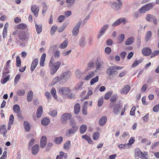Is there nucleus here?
I'll use <instances>...</instances> for the list:
<instances>
[{
	"label": "nucleus",
	"instance_id": "f257e3e1",
	"mask_svg": "<svg viewBox=\"0 0 159 159\" xmlns=\"http://www.w3.org/2000/svg\"><path fill=\"white\" fill-rule=\"evenodd\" d=\"M71 73L70 71H67L63 73L60 77L56 76L52 80V84L54 85L58 82L60 84L65 83L70 78Z\"/></svg>",
	"mask_w": 159,
	"mask_h": 159
},
{
	"label": "nucleus",
	"instance_id": "f03ea898",
	"mask_svg": "<svg viewBox=\"0 0 159 159\" xmlns=\"http://www.w3.org/2000/svg\"><path fill=\"white\" fill-rule=\"evenodd\" d=\"M122 68L116 66L108 67L107 70L106 74L109 76H115L118 73L117 70L121 69Z\"/></svg>",
	"mask_w": 159,
	"mask_h": 159
},
{
	"label": "nucleus",
	"instance_id": "7ed1b4c3",
	"mask_svg": "<svg viewBox=\"0 0 159 159\" xmlns=\"http://www.w3.org/2000/svg\"><path fill=\"white\" fill-rule=\"evenodd\" d=\"M61 65L60 62L58 61L55 62L53 65H51L50 67V74H54L57 70Z\"/></svg>",
	"mask_w": 159,
	"mask_h": 159
},
{
	"label": "nucleus",
	"instance_id": "20e7f679",
	"mask_svg": "<svg viewBox=\"0 0 159 159\" xmlns=\"http://www.w3.org/2000/svg\"><path fill=\"white\" fill-rule=\"evenodd\" d=\"M71 114L66 113L63 114L61 118V122L62 124H66L68 120H70L71 117Z\"/></svg>",
	"mask_w": 159,
	"mask_h": 159
},
{
	"label": "nucleus",
	"instance_id": "39448f33",
	"mask_svg": "<svg viewBox=\"0 0 159 159\" xmlns=\"http://www.w3.org/2000/svg\"><path fill=\"white\" fill-rule=\"evenodd\" d=\"M18 37L20 40L22 41L27 40L28 38L27 33L23 30H20L18 33Z\"/></svg>",
	"mask_w": 159,
	"mask_h": 159
},
{
	"label": "nucleus",
	"instance_id": "423d86ee",
	"mask_svg": "<svg viewBox=\"0 0 159 159\" xmlns=\"http://www.w3.org/2000/svg\"><path fill=\"white\" fill-rule=\"evenodd\" d=\"M78 128V126H72V127L66 131V136L70 137V134H75L76 133Z\"/></svg>",
	"mask_w": 159,
	"mask_h": 159
},
{
	"label": "nucleus",
	"instance_id": "0eeeda50",
	"mask_svg": "<svg viewBox=\"0 0 159 159\" xmlns=\"http://www.w3.org/2000/svg\"><path fill=\"white\" fill-rule=\"evenodd\" d=\"M82 22L79 21L74 28L72 31V34L74 36H76L79 33V29L80 26Z\"/></svg>",
	"mask_w": 159,
	"mask_h": 159
},
{
	"label": "nucleus",
	"instance_id": "6e6552de",
	"mask_svg": "<svg viewBox=\"0 0 159 159\" xmlns=\"http://www.w3.org/2000/svg\"><path fill=\"white\" fill-rule=\"evenodd\" d=\"M121 5L120 3L115 1L111 3V7L115 11H117L120 8Z\"/></svg>",
	"mask_w": 159,
	"mask_h": 159
},
{
	"label": "nucleus",
	"instance_id": "1a4fd4ad",
	"mask_svg": "<svg viewBox=\"0 0 159 159\" xmlns=\"http://www.w3.org/2000/svg\"><path fill=\"white\" fill-rule=\"evenodd\" d=\"M59 91L61 94L66 95L69 94L70 92V90L68 87H62L59 89Z\"/></svg>",
	"mask_w": 159,
	"mask_h": 159
},
{
	"label": "nucleus",
	"instance_id": "9d476101",
	"mask_svg": "<svg viewBox=\"0 0 159 159\" xmlns=\"http://www.w3.org/2000/svg\"><path fill=\"white\" fill-rule=\"evenodd\" d=\"M103 64L104 62L102 61H99L97 60L95 63L96 69L95 70V71L97 72L100 70L101 69L102 67Z\"/></svg>",
	"mask_w": 159,
	"mask_h": 159
},
{
	"label": "nucleus",
	"instance_id": "9b49d317",
	"mask_svg": "<svg viewBox=\"0 0 159 159\" xmlns=\"http://www.w3.org/2000/svg\"><path fill=\"white\" fill-rule=\"evenodd\" d=\"M108 28V25L106 24L103 25L101 29L99 32V34L98 35V39L101 36L103 35L105 33L106 30Z\"/></svg>",
	"mask_w": 159,
	"mask_h": 159
},
{
	"label": "nucleus",
	"instance_id": "f8f14e48",
	"mask_svg": "<svg viewBox=\"0 0 159 159\" xmlns=\"http://www.w3.org/2000/svg\"><path fill=\"white\" fill-rule=\"evenodd\" d=\"M32 11L34 13V16L37 17L38 16L39 8L36 5H34L32 6L31 8Z\"/></svg>",
	"mask_w": 159,
	"mask_h": 159
},
{
	"label": "nucleus",
	"instance_id": "ddd939ff",
	"mask_svg": "<svg viewBox=\"0 0 159 159\" xmlns=\"http://www.w3.org/2000/svg\"><path fill=\"white\" fill-rule=\"evenodd\" d=\"M126 19L125 18H120L117 20L116 21L114 22L112 26L113 27H115L117 26L122 23L125 22Z\"/></svg>",
	"mask_w": 159,
	"mask_h": 159
},
{
	"label": "nucleus",
	"instance_id": "4468645a",
	"mask_svg": "<svg viewBox=\"0 0 159 159\" xmlns=\"http://www.w3.org/2000/svg\"><path fill=\"white\" fill-rule=\"evenodd\" d=\"M121 108V106L120 104H116L114 105L113 109V111L115 114H118L120 113V111Z\"/></svg>",
	"mask_w": 159,
	"mask_h": 159
},
{
	"label": "nucleus",
	"instance_id": "2eb2a0df",
	"mask_svg": "<svg viewBox=\"0 0 159 159\" xmlns=\"http://www.w3.org/2000/svg\"><path fill=\"white\" fill-rule=\"evenodd\" d=\"M130 86L129 85H126L121 89L120 91V93L122 94H127L130 90Z\"/></svg>",
	"mask_w": 159,
	"mask_h": 159
},
{
	"label": "nucleus",
	"instance_id": "dca6fc26",
	"mask_svg": "<svg viewBox=\"0 0 159 159\" xmlns=\"http://www.w3.org/2000/svg\"><path fill=\"white\" fill-rule=\"evenodd\" d=\"M47 138L45 136H42L40 139V146L41 148H44L47 143Z\"/></svg>",
	"mask_w": 159,
	"mask_h": 159
},
{
	"label": "nucleus",
	"instance_id": "f3484780",
	"mask_svg": "<svg viewBox=\"0 0 159 159\" xmlns=\"http://www.w3.org/2000/svg\"><path fill=\"white\" fill-rule=\"evenodd\" d=\"M39 145L38 144H35L32 147L31 150L32 153L34 155H36L39 151Z\"/></svg>",
	"mask_w": 159,
	"mask_h": 159
},
{
	"label": "nucleus",
	"instance_id": "a211bd4d",
	"mask_svg": "<svg viewBox=\"0 0 159 159\" xmlns=\"http://www.w3.org/2000/svg\"><path fill=\"white\" fill-rule=\"evenodd\" d=\"M38 63V59H35L32 62L31 64L30 70L31 72L33 71Z\"/></svg>",
	"mask_w": 159,
	"mask_h": 159
},
{
	"label": "nucleus",
	"instance_id": "6ab92c4d",
	"mask_svg": "<svg viewBox=\"0 0 159 159\" xmlns=\"http://www.w3.org/2000/svg\"><path fill=\"white\" fill-rule=\"evenodd\" d=\"M152 52L151 49L148 48H143L142 50V53L144 56H149Z\"/></svg>",
	"mask_w": 159,
	"mask_h": 159
},
{
	"label": "nucleus",
	"instance_id": "aec40b11",
	"mask_svg": "<svg viewBox=\"0 0 159 159\" xmlns=\"http://www.w3.org/2000/svg\"><path fill=\"white\" fill-rule=\"evenodd\" d=\"M107 120L106 116H102L99 119V123L100 125L103 126L106 123Z\"/></svg>",
	"mask_w": 159,
	"mask_h": 159
},
{
	"label": "nucleus",
	"instance_id": "412c9836",
	"mask_svg": "<svg viewBox=\"0 0 159 159\" xmlns=\"http://www.w3.org/2000/svg\"><path fill=\"white\" fill-rule=\"evenodd\" d=\"M46 56L45 53H43L42 55L40 61V64L41 66H43L44 65V61Z\"/></svg>",
	"mask_w": 159,
	"mask_h": 159
},
{
	"label": "nucleus",
	"instance_id": "4be33fe9",
	"mask_svg": "<svg viewBox=\"0 0 159 159\" xmlns=\"http://www.w3.org/2000/svg\"><path fill=\"white\" fill-rule=\"evenodd\" d=\"M24 126L25 130L27 132L30 131V127L29 122L27 121H25L24 123Z\"/></svg>",
	"mask_w": 159,
	"mask_h": 159
},
{
	"label": "nucleus",
	"instance_id": "5701e85b",
	"mask_svg": "<svg viewBox=\"0 0 159 159\" xmlns=\"http://www.w3.org/2000/svg\"><path fill=\"white\" fill-rule=\"evenodd\" d=\"M43 113V107L42 106L39 107L37 111V116L38 118H40Z\"/></svg>",
	"mask_w": 159,
	"mask_h": 159
},
{
	"label": "nucleus",
	"instance_id": "b1692460",
	"mask_svg": "<svg viewBox=\"0 0 159 159\" xmlns=\"http://www.w3.org/2000/svg\"><path fill=\"white\" fill-rule=\"evenodd\" d=\"M33 92L32 91H29L27 95V100L28 102H31L33 99Z\"/></svg>",
	"mask_w": 159,
	"mask_h": 159
},
{
	"label": "nucleus",
	"instance_id": "393cba45",
	"mask_svg": "<svg viewBox=\"0 0 159 159\" xmlns=\"http://www.w3.org/2000/svg\"><path fill=\"white\" fill-rule=\"evenodd\" d=\"M80 110V106L79 103H76L75 106L74 108V113L76 114H78Z\"/></svg>",
	"mask_w": 159,
	"mask_h": 159
},
{
	"label": "nucleus",
	"instance_id": "a878e982",
	"mask_svg": "<svg viewBox=\"0 0 159 159\" xmlns=\"http://www.w3.org/2000/svg\"><path fill=\"white\" fill-rule=\"evenodd\" d=\"M50 122L49 119L48 118H44L41 121V124L43 126H47Z\"/></svg>",
	"mask_w": 159,
	"mask_h": 159
},
{
	"label": "nucleus",
	"instance_id": "bb28decb",
	"mask_svg": "<svg viewBox=\"0 0 159 159\" xmlns=\"http://www.w3.org/2000/svg\"><path fill=\"white\" fill-rule=\"evenodd\" d=\"M2 77L3 78V79L2 78L1 80V82L2 84H4L7 82L9 80L10 75H6V76H4L3 75Z\"/></svg>",
	"mask_w": 159,
	"mask_h": 159
},
{
	"label": "nucleus",
	"instance_id": "cd10ccee",
	"mask_svg": "<svg viewBox=\"0 0 159 159\" xmlns=\"http://www.w3.org/2000/svg\"><path fill=\"white\" fill-rule=\"evenodd\" d=\"M84 83L82 82H80L75 86V89L77 91L81 90L82 89V87Z\"/></svg>",
	"mask_w": 159,
	"mask_h": 159
},
{
	"label": "nucleus",
	"instance_id": "c85d7f7f",
	"mask_svg": "<svg viewBox=\"0 0 159 159\" xmlns=\"http://www.w3.org/2000/svg\"><path fill=\"white\" fill-rule=\"evenodd\" d=\"M155 5V4L154 2H151L145 5V6L148 11L150 10Z\"/></svg>",
	"mask_w": 159,
	"mask_h": 159
},
{
	"label": "nucleus",
	"instance_id": "c756f323",
	"mask_svg": "<svg viewBox=\"0 0 159 159\" xmlns=\"http://www.w3.org/2000/svg\"><path fill=\"white\" fill-rule=\"evenodd\" d=\"M134 39L133 37H130L126 40L125 43V44L126 45H130L134 42Z\"/></svg>",
	"mask_w": 159,
	"mask_h": 159
},
{
	"label": "nucleus",
	"instance_id": "7c9ffc66",
	"mask_svg": "<svg viewBox=\"0 0 159 159\" xmlns=\"http://www.w3.org/2000/svg\"><path fill=\"white\" fill-rule=\"evenodd\" d=\"M71 146L70 141L68 140H67L64 144V148L66 150L69 149Z\"/></svg>",
	"mask_w": 159,
	"mask_h": 159
},
{
	"label": "nucleus",
	"instance_id": "2f4dec72",
	"mask_svg": "<svg viewBox=\"0 0 159 159\" xmlns=\"http://www.w3.org/2000/svg\"><path fill=\"white\" fill-rule=\"evenodd\" d=\"M87 129V127L85 125H82L80 128V133L83 134L85 132Z\"/></svg>",
	"mask_w": 159,
	"mask_h": 159
},
{
	"label": "nucleus",
	"instance_id": "473e14b6",
	"mask_svg": "<svg viewBox=\"0 0 159 159\" xmlns=\"http://www.w3.org/2000/svg\"><path fill=\"white\" fill-rule=\"evenodd\" d=\"M152 36V32L151 31H148L146 34L145 40L148 41L150 39Z\"/></svg>",
	"mask_w": 159,
	"mask_h": 159
},
{
	"label": "nucleus",
	"instance_id": "72a5a7b5",
	"mask_svg": "<svg viewBox=\"0 0 159 159\" xmlns=\"http://www.w3.org/2000/svg\"><path fill=\"white\" fill-rule=\"evenodd\" d=\"M35 28L38 34H39L42 31V25H38L36 24H35Z\"/></svg>",
	"mask_w": 159,
	"mask_h": 159
},
{
	"label": "nucleus",
	"instance_id": "f704fd0d",
	"mask_svg": "<svg viewBox=\"0 0 159 159\" xmlns=\"http://www.w3.org/2000/svg\"><path fill=\"white\" fill-rule=\"evenodd\" d=\"M16 93L19 96H22L25 94V91L24 89H19L17 91Z\"/></svg>",
	"mask_w": 159,
	"mask_h": 159
},
{
	"label": "nucleus",
	"instance_id": "c9c22d12",
	"mask_svg": "<svg viewBox=\"0 0 159 159\" xmlns=\"http://www.w3.org/2000/svg\"><path fill=\"white\" fill-rule=\"evenodd\" d=\"M63 141V138L61 137H56L54 140L55 143L57 144H60Z\"/></svg>",
	"mask_w": 159,
	"mask_h": 159
},
{
	"label": "nucleus",
	"instance_id": "e433bc0d",
	"mask_svg": "<svg viewBox=\"0 0 159 159\" xmlns=\"http://www.w3.org/2000/svg\"><path fill=\"white\" fill-rule=\"evenodd\" d=\"M137 155L142 159H147V158L141 151L137 152Z\"/></svg>",
	"mask_w": 159,
	"mask_h": 159
},
{
	"label": "nucleus",
	"instance_id": "4c0bfd02",
	"mask_svg": "<svg viewBox=\"0 0 159 159\" xmlns=\"http://www.w3.org/2000/svg\"><path fill=\"white\" fill-rule=\"evenodd\" d=\"M9 67H7V66H5L4 68L2 74L4 76H6L7 75L10 73L9 70Z\"/></svg>",
	"mask_w": 159,
	"mask_h": 159
},
{
	"label": "nucleus",
	"instance_id": "58836bf2",
	"mask_svg": "<svg viewBox=\"0 0 159 159\" xmlns=\"http://www.w3.org/2000/svg\"><path fill=\"white\" fill-rule=\"evenodd\" d=\"M13 109L14 112L16 113L20 111V108L19 105L16 104L13 106Z\"/></svg>",
	"mask_w": 159,
	"mask_h": 159
},
{
	"label": "nucleus",
	"instance_id": "ea45409f",
	"mask_svg": "<svg viewBox=\"0 0 159 159\" xmlns=\"http://www.w3.org/2000/svg\"><path fill=\"white\" fill-rule=\"evenodd\" d=\"M67 42V41L65 40L62 43L60 44L59 47L61 48H65L68 44Z\"/></svg>",
	"mask_w": 159,
	"mask_h": 159
},
{
	"label": "nucleus",
	"instance_id": "a19ab883",
	"mask_svg": "<svg viewBox=\"0 0 159 159\" xmlns=\"http://www.w3.org/2000/svg\"><path fill=\"white\" fill-rule=\"evenodd\" d=\"M99 79L98 76H97L94 78H93L90 82V84L91 85H93L95 83L97 82Z\"/></svg>",
	"mask_w": 159,
	"mask_h": 159
},
{
	"label": "nucleus",
	"instance_id": "79ce46f5",
	"mask_svg": "<svg viewBox=\"0 0 159 159\" xmlns=\"http://www.w3.org/2000/svg\"><path fill=\"white\" fill-rule=\"evenodd\" d=\"M68 23L66 22H64L63 25L58 30V31L59 32H62L65 29L66 27L68 25Z\"/></svg>",
	"mask_w": 159,
	"mask_h": 159
},
{
	"label": "nucleus",
	"instance_id": "37998d69",
	"mask_svg": "<svg viewBox=\"0 0 159 159\" xmlns=\"http://www.w3.org/2000/svg\"><path fill=\"white\" fill-rule=\"evenodd\" d=\"M147 11H148L145 5L142 7L139 10V12L140 13H144Z\"/></svg>",
	"mask_w": 159,
	"mask_h": 159
},
{
	"label": "nucleus",
	"instance_id": "c03bdc74",
	"mask_svg": "<svg viewBox=\"0 0 159 159\" xmlns=\"http://www.w3.org/2000/svg\"><path fill=\"white\" fill-rule=\"evenodd\" d=\"M154 17V16L152 15L148 14L146 16L145 19L147 21H150L151 20H152Z\"/></svg>",
	"mask_w": 159,
	"mask_h": 159
},
{
	"label": "nucleus",
	"instance_id": "a18cd8bd",
	"mask_svg": "<svg viewBox=\"0 0 159 159\" xmlns=\"http://www.w3.org/2000/svg\"><path fill=\"white\" fill-rule=\"evenodd\" d=\"M94 73L93 71H90L89 72L88 75L85 78V80H88L92 77L94 75Z\"/></svg>",
	"mask_w": 159,
	"mask_h": 159
},
{
	"label": "nucleus",
	"instance_id": "49530a36",
	"mask_svg": "<svg viewBox=\"0 0 159 159\" xmlns=\"http://www.w3.org/2000/svg\"><path fill=\"white\" fill-rule=\"evenodd\" d=\"M17 28L19 29L24 30L26 28L27 26L25 24L20 23L18 25Z\"/></svg>",
	"mask_w": 159,
	"mask_h": 159
},
{
	"label": "nucleus",
	"instance_id": "de8ad7c7",
	"mask_svg": "<svg viewBox=\"0 0 159 159\" xmlns=\"http://www.w3.org/2000/svg\"><path fill=\"white\" fill-rule=\"evenodd\" d=\"M75 0H66V2L67 3H70L68 4L67 7H70L73 5Z\"/></svg>",
	"mask_w": 159,
	"mask_h": 159
},
{
	"label": "nucleus",
	"instance_id": "09e8293b",
	"mask_svg": "<svg viewBox=\"0 0 159 159\" xmlns=\"http://www.w3.org/2000/svg\"><path fill=\"white\" fill-rule=\"evenodd\" d=\"M112 92L111 91H110L107 93L105 95L104 99L106 100H108L112 94Z\"/></svg>",
	"mask_w": 159,
	"mask_h": 159
},
{
	"label": "nucleus",
	"instance_id": "8fccbe9b",
	"mask_svg": "<svg viewBox=\"0 0 159 159\" xmlns=\"http://www.w3.org/2000/svg\"><path fill=\"white\" fill-rule=\"evenodd\" d=\"M51 93L53 97L55 99H57L56 91L55 88H53L51 91Z\"/></svg>",
	"mask_w": 159,
	"mask_h": 159
},
{
	"label": "nucleus",
	"instance_id": "3c124183",
	"mask_svg": "<svg viewBox=\"0 0 159 159\" xmlns=\"http://www.w3.org/2000/svg\"><path fill=\"white\" fill-rule=\"evenodd\" d=\"M7 131V130L6 128V126L4 125L0 126V133L2 134V133L4 132L5 131Z\"/></svg>",
	"mask_w": 159,
	"mask_h": 159
},
{
	"label": "nucleus",
	"instance_id": "603ef678",
	"mask_svg": "<svg viewBox=\"0 0 159 159\" xmlns=\"http://www.w3.org/2000/svg\"><path fill=\"white\" fill-rule=\"evenodd\" d=\"M21 60L19 57L18 56L16 58V66L19 67L21 66Z\"/></svg>",
	"mask_w": 159,
	"mask_h": 159
},
{
	"label": "nucleus",
	"instance_id": "864d4df0",
	"mask_svg": "<svg viewBox=\"0 0 159 159\" xmlns=\"http://www.w3.org/2000/svg\"><path fill=\"white\" fill-rule=\"evenodd\" d=\"M125 39V35L123 34H121L119 35V38L118 39L120 43L122 42Z\"/></svg>",
	"mask_w": 159,
	"mask_h": 159
},
{
	"label": "nucleus",
	"instance_id": "5fc2aeb1",
	"mask_svg": "<svg viewBox=\"0 0 159 159\" xmlns=\"http://www.w3.org/2000/svg\"><path fill=\"white\" fill-rule=\"evenodd\" d=\"M99 136V133L98 132H95L93 134V138L94 140H97Z\"/></svg>",
	"mask_w": 159,
	"mask_h": 159
},
{
	"label": "nucleus",
	"instance_id": "6e6d98bb",
	"mask_svg": "<svg viewBox=\"0 0 159 159\" xmlns=\"http://www.w3.org/2000/svg\"><path fill=\"white\" fill-rule=\"evenodd\" d=\"M57 27L54 25L52 26L51 29V34L53 35L56 30Z\"/></svg>",
	"mask_w": 159,
	"mask_h": 159
},
{
	"label": "nucleus",
	"instance_id": "4d7b16f0",
	"mask_svg": "<svg viewBox=\"0 0 159 159\" xmlns=\"http://www.w3.org/2000/svg\"><path fill=\"white\" fill-rule=\"evenodd\" d=\"M42 5L43 6L42 13H44L47 11V6L46 4L44 2L42 3Z\"/></svg>",
	"mask_w": 159,
	"mask_h": 159
},
{
	"label": "nucleus",
	"instance_id": "13d9d810",
	"mask_svg": "<svg viewBox=\"0 0 159 159\" xmlns=\"http://www.w3.org/2000/svg\"><path fill=\"white\" fill-rule=\"evenodd\" d=\"M117 98V95H113L110 98V100L111 102H113L116 101Z\"/></svg>",
	"mask_w": 159,
	"mask_h": 159
},
{
	"label": "nucleus",
	"instance_id": "bf43d9fd",
	"mask_svg": "<svg viewBox=\"0 0 159 159\" xmlns=\"http://www.w3.org/2000/svg\"><path fill=\"white\" fill-rule=\"evenodd\" d=\"M65 16L63 15L60 16L58 18L59 21L60 22H63L65 19Z\"/></svg>",
	"mask_w": 159,
	"mask_h": 159
},
{
	"label": "nucleus",
	"instance_id": "052dcab7",
	"mask_svg": "<svg viewBox=\"0 0 159 159\" xmlns=\"http://www.w3.org/2000/svg\"><path fill=\"white\" fill-rule=\"evenodd\" d=\"M57 111L56 110H53L49 112V114L52 117H55L57 115Z\"/></svg>",
	"mask_w": 159,
	"mask_h": 159
},
{
	"label": "nucleus",
	"instance_id": "680f3d73",
	"mask_svg": "<svg viewBox=\"0 0 159 159\" xmlns=\"http://www.w3.org/2000/svg\"><path fill=\"white\" fill-rule=\"evenodd\" d=\"M153 111L154 112H157L159 111V104H157L154 107Z\"/></svg>",
	"mask_w": 159,
	"mask_h": 159
},
{
	"label": "nucleus",
	"instance_id": "e2e57ef3",
	"mask_svg": "<svg viewBox=\"0 0 159 159\" xmlns=\"http://www.w3.org/2000/svg\"><path fill=\"white\" fill-rule=\"evenodd\" d=\"M70 126H77L76 125V122H75V120L73 119H71L70 120Z\"/></svg>",
	"mask_w": 159,
	"mask_h": 159
},
{
	"label": "nucleus",
	"instance_id": "0e129e2a",
	"mask_svg": "<svg viewBox=\"0 0 159 159\" xmlns=\"http://www.w3.org/2000/svg\"><path fill=\"white\" fill-rule=\"evenodd\" d=\"M103 99L102 98H100L98 102V105L99 107H101L103 103Z\"/></svg>",
	"mask_w": 159,
	"mask_h": 159
},
{
	"label": "nucleus",
	"instance_id": "69168bd1",
	"mask_svg": "<svg viewBox=\"0 0 159 159\" xmlns=\"http://www.w3.org/2000/svg\"><path fill=\"white\" fill-rule=\"evenodd\" d=\"M14 120V116L12 114L9 117V123L10 125H12L13 123Z\"/></svg>",
	"mask_w": 159,
	"mask_h": 159
},
{
	"label": "nucleus",
	"instance_id": "338daca9",
	"mask_svg": "<svg viewBox=\"0 0 159 159\" xmlns=\"http://www.w3.org/2000/svg\"><path fill=\"white\" fill-rule=\"evenodd\" d=\"M20 75L19 74H17L16 76L15 80H14V83L15 84H16L18 82V80L20 79Z\"/></svg>",
	"mask_w": 159,
	"mask_h": 159
},
{
	"label": "nucleus",
	"instance_id": "774afa93",
	"mask_svg": "<svg viewBox=\"0 0 159 159\" xmlns=\"http://www.w3.org/2000/svg\"><path fill=\"white\" fill-rule=\"evenodd\" d=\"M60 155L61 157H63L65 158H66L67 157V154L62 151L60 152Z\"/></svg>",
	"mask_w": 159,
	"mask_h": 159
}]
</instances>
